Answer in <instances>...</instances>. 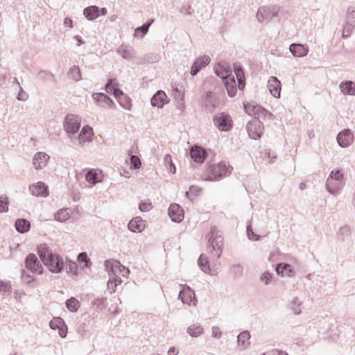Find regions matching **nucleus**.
<instances>
[{"instance_id": "nucleus-1", "label": "nucleus", "mask_w": 355, "mask_h": 355, "mask_svg": "<svg viewBox=\"0 0 355 355\" xmlns=\"http://www.w3.org/2000/svg\"><path fill=\"white\" fill-rule=\"evenodd\" d=\"M39 257L43 263L53 273H60L64 267L62 257L55 253L47 246L46 244H41L37 247Z\"/></svg>"}, {"instance_id": "nucleus-2", "label": "nucleus", "mask_w": 355, "mask_h": 355, "mask_svg": "<svg viewBox=\"0 0 355 355\" xmlns=\"http://www.w3.org/2000/svg\"><path fill=\"white\" fill-rule=\"evenodd\" d=\"M232 167L225 162H220L218 164L209 166L201 178L205 181H218L232 172Z\"/></svg>"}, {"instance_id": "nucleus-3", "label": "nucleus", "mask_w": 355, "mask_h": 355, "mask_svg": "<svg viewBox=\"0 0 355 355\" xmlns=\"http://www.w3.org/2000/svg\"><path fill=\"white\" fill-rule=\"evenodd\" d=\"M207 248L214 258L218 259L220 257L223 249V239L221 232L216 227H213L211 229Z\"/></svg>"}, {"instance_id": "nucleus-4", "label": "nucleus", "mask_w": 355, "mask_h": 355, "mask_svg": "<svg viewBox=\"0 0 355 355\" xmlns=\"http://www.w3.org/2000/svg\"><path fill=\"white\" fill-rule=\"evenodd\" d=\"M107 92H111L116 98L119 105L124 109L130 110L132 106L130 97L123 94V92L116 87V85L112 79H110L105 85Z\"/></svg>"}, {"instance_id": "nucleus-5", "label": "nucleus", "mask_w": 355, "mask_h": 355, "mask_svg": "<svg viewBox=\"0 0 355 355\" xmlns=\"http://www.w3.org/2000/svg\"><path fill=\"white\" fill-rule=\"evenodd\" d=\"M280 8L277 6H261L257 12V18L259 22L269 21L272 17H279Z\"/></svg>"}, {"instance_id": "nucleus-6", "label": "nucleus", "mask_w": 355, "mask_h": 355, "mask_svg": "<svg viewBox=\"0 0 355 355\" xmlns=\"http://www.w3.org/2000/svg\"><path fill=\"white\" fill-rule=\"evenodd\" d=\"M81 119L75 114H67L63 123L64 130L68 134L74 135L78 132L80 128Z\"/></svg>"}, {"instance_id": "nucleus-7", "label": "nucleus", "mask_w": 355, "mask_h": 355, "mask_svg": "<svg viewBox=\"0 0 355 355\" xmlns=\"http://www.w3.org/2000/svg\"><path fill=\"white\" fill-rule=\"evenodd\" d=\"M263 125L257 117H254L246 125L249 137L253 139L261 138L263 135Z\"/></svg>"}, {"instance_id": "nucleus-8", "label": "nucleus", "mask_w": 355, "mask_h": 355, "mask_svg": "<svg viewBox=\"0 0 355 355\" xmlns=\"http://www.w3.org/2000/svg\"><path fill=\"white\" fill-rule=\"evenodd\" d=\"M26 268L33 274L41 275L43 272V266L37 256L31 253L25 259Z\"/></svg>"}, {"instance_id": "nucleus-9", "label": "nucleus", "mask_w": 355, "mask_h": 355, "mask_svg": "<svg viewBox=\"0 0 355 355\" xmlns=\"http://www.w3.org/2000/svg\"><path fill=\"white\" fill-rule=\"evenodd\" d=\"M214 125L221 131H227L232 128L231 116L224 112L219 113L214 117Z\"/></svg>"}, {"instance_id": "nucleus-10", "label": "nucleus", "mask_w": 355, "mask_h": 355, "mask_svg": "<svg viewBox=\"0 0 355 355\" xmlns=\"http://www.w3.org/2000/svg\"><path fill=\"white\" fill-rule=\"evenodd\" d=\"M214 73L216 75L220 78L223 81H225L229 78V76H234L232 74V69L229 63L225 61H220L214 66Z\"/></svg>"}, {"instance_id": "nucleus-11", "label": "nucleus", "mask_w": 355, "mask_h": 355, "mask_svg": "<svg viewBox=\"0 0 355 355\" xmlns=\"http://www.w3.org/2000/svg\"><path fill=\"white\" fill-rule=\"evenodd\" d=\"M243 106L245 113L251 116H254V117H257L258 119L261 116H265L268 114L266 109L254 102L243 103Z\"/></svg>"}, {"instance_id": "nucleus-12", "label": "nucleus", "mask_w": 355, "mask_h": 355, "mask_svg": "<svg viewBox=\"0 0 355 355\" xmlns=\"http://www.w3.org/2000/svg\"><path fill=\"white\" fill-rule=\"evenodd\" d=\"M105 266L109 275L115 276L116 270H118L120 272H123L122 275L123 277L129 273V270L124 266L121 265L117 260L106 261L105 262Z\"/></svg>"}, {"instance_id": "nucleus-13", "label": "nucleus", "mask_w": 355, "mask_h": 355, "mask_svg": "<svg viewBox=\"0 0 355 355\" xmlns=\"http://www.w3.org/2000/svg\"><path fill=\"white\" fill-rule=\"evenodd\" d=\"M29 191L33 196L37 197H46L49 195L48 186L43 182H37L29 186Z\"/></svg>"}, {"instance_id": "nucleus-14", "label": "nucleus", "mask_w": 355, "mask_h": 355, "mask_svg": "<svg viewBox=\"0 0 355 355\" xmlns=\"http://www.w3.org/2000/svg\"><path fill=\"white\" fill-rule=\"evenodd\" d=\"M219 99L217 95L211 92L205 94L203 99L205 107L209 111H213L219 106Z\"/></svg>"}, {"instance_id": "nucleus-15", "label": "nucleus", "mask_w": 355, "mask_h": 355, "mask_svg": "<svg viewBox=\"0 0 355 355\" xmlns=\"http://www.w3.org/2000/svg\"><path fill=\"white\" fill-rule=\"evenodd\" d=\"M92 98L100 107L105 108L113 107L114 106L113 101L104 93H94Z\"/></svg>"}, {"instance_id": "nucleus-16", "label": "nucleus", "mask_w": 355, "mask_h": 355, "mask_svg": "<svg viewBox=\"0 0 355 355\" xmlns=\"http://www.w3.org/2000/svg\"><path fill=\"white\" fill-rule=\"evenodd\" d=\"M168 216L174 222L180 223L184 218V211L178 204H171L168 210Z\"/></svg>"}, {"instance_id": "nucleus-17", "label": "nucleus", "mask_w": 355, "mask_h": 355, "mask_svg": "<svg viewBox=\"0 0 355 355\" xmlns=\"http://www.w3.org/2000/svg\"><path fill=\"white\" fill-rule=\"evenodd\" d=\"M168 103V97L162 90L157 91L151 98L150 104L153 107L162 108Z\"/></svg>"}, {"instance_id": "nucleus-18", "label": "nucleus", "mask_w": 355, "mask_h": 355, "mask_svg": "<svg viewBox=\"0 0 355 355\" xmlns=\"http://www.w3.org/2000/svg\"><path fill=\"white\" fill-rule=\"evenodd\" d=\"M50 157L45 153L38 152L37 153L33 159V164L36 170L44 168L49 160Z\"/></svg>"}, {"instance_id": "nucleus-19", "label": "nucleus", "mask_w": 355, "mask_h": 355, "mask_svg": "<svg viewBox=\"0 0 355 355\" xmlns=\"http://www.w3.org/2000/svg\"><path fill=\"white\" fill-rule=\"evenodd\" d=\"M190 156L195 162L202 163L207 157V152L200 146H193L191 148Z\"/></svg>"}, {"instance_id": "nucleus-20", "label": "nucleus", "mask_w": 355, "mask_h": 355, "mask_svg": "<svg viewBox=\"0 0 355 355\" xmlns=\"http://www.w3.org/2000/svg\"><path fill=\"white\" fill-rule=\"evenodd\" d=\"M210 61L211 60L207 55H204L199 57L197 60H196L191 66L190 72L191 75L196 76L200 71V70L202 67H206L210 62Z\"/></svg>"}, {"instance_id": "nucleus-21", "label": "nucleus", "mask_w": 355, "mask_h": 355, "mask_svg": "<svg viewBox=\"0 0 355 355\" xmlns=\"http://www.w3.org/2000/svg\"><path fill=\"white\" fill-rule=\"evenodd\" d=\"M353 139L354 135L349 129L340 132L336 138L338 144L341 147L349 146L352 144Z\"/></svg>"}, {"instance_id": "nucleus-22", "label": "nucleus", "mask_w": 355, "mask_h": 355, "mask_svg": "<svg viewBox=\"0 0 355 355\" xmlns=\"http://www.w3.org/2000/svg\"><path fill=\"white\" fill-rule=\"evenodd\" d=\"M268 88L270 94L275 98L280 97L281 83L275 76H271L268 81Z\"/></svg>"}, {"instance_id": "nucleus-23", "label": "nucleus", "mask_w": 355, "mask_h": 355, "mask_svg": "<svg viewBox=\"0 0 355 355\" xmlns=\"http://www.w3.org/2000/svg\"><path fill=\"white\" fill-rule=\"evenodd\" d=\"M178 298L182 300L183 304L189 305L195 300V293L189 286H187L179 293Z\"/></svg>"}, {"instance_id": "nucleus-24", "label": "nucleus", "mask_w": 355, "mask_h": 355, "mask_svg": "<svg viewBox=\"0 0 355 355\" xmlns=\"http://www.w3.org/2000/svg\"><path fill=\"white\" fill-rule=\"evenodd\" d=\"M116 52L123 58L126 59V60L132 59L136 55V51H135V49L131 46L127 45V44L120 45L118 47Z\"/></svg>"}, {"instance_id": "nucleus-25", "label": "nucleus", "mask_w": 355, "mask_h": 355, "mask_svg": "<svg viewBox=\"0 0 355 355\" xmlns=\"http://www.w3.org/2000/svg\"><path fill=\"white\" fill-rule=\"evenodd\" d=\"M128 227L132 232H141L145 229V223L141 217L137 216L130 220Z\"/></svg>"}, {"instance_id": "nucleus-26", "label": "nucleus", "mask_w": 355, "mask_h": 355, "mask_svg": "<svg viewBox=\"0 0 355 355\" xmlns=\"http://www.w3.org/2000/svg\"><path fill=\"white\" fill-rule=\"evenodd\" d=\"M234 71L238 81V88L243 90L245 86V78L241 65L239 63H234Z\"/></svg>"}, {"instance_id": "nucleus-27", "label": "nucleus", "mask_w": 355, "mask_h": 355, "mask_svg": "<svg viewBox=\"0 0 355 355\" xmlns=\"http://www.w3.org/2000/svg\"><path fill=\"white\" fill-rule=\"evenodd\" d=\"M344 186L343 182L332 181V180L327 179L325 187L327 191L333 195H336Z\"/></svg>"}, {"instance_id": "nucleus-28", "label": "nucleus", "mask_w": 355, "mask_h": 355, "mask_svg": "<svg viewBox=\"0 0 355 355\" xmlns=\"http://www.w3.org/2000/svg\"><path fill=\"white\" fill-rule=\"evenodd\" d=\"M276 272L282 276L292 277L293 275V269L292 266L286 263H279L276 266Z\"/></svg>"}, {"instance_id": "nucleus-29", "label": "nucleus", "mask_w": 355, "mask_h": 355, "mask_svg": "<svg viewBox=\"0 0 355 355\" xmlns=\"http://www.w3.org/2000/svg\"><path fill=\"white\" fill-rule=\"evenodd\" d=\"M230 97H234L237 92V87L234 76H229L227 79L223 81Z\"/></svg>"}, {"instance_id": "nucleus-30", "label": "nucleus", "mask_w": 355, "mask_h": 355, "mask_svg": "<svg viewBox=\"0 0 355 355\" xmlns=\"http://www.w3.org/2000/svg\"><path fill=\"white\" fill-rule=\"evenodd\" d=\"M250 334L248 331H243L239 334L237 336V343L238 345L241 348V350H244L248 347L250 345Z\"/></svg>"}, {"instance_id": "nucleus-31", "label": "nucleus", "mask_w": 355, "mask_h": 355, "mask_svg": "<svg viewBox=\"0 0 355 355\" xmlns=\"http://www.w3.org/2000/svg\"><path fill=\"white\" fill-rule=\"evenodd\" d=\"M83 14L88 20H94L100 16V8L96 6H91L84 9Z\"/></svg>"}, {"instance_id": "nucleus-32", "label": "nucleus", "mask_w": 355, "mask_h": 355, "mask_svg": "<svg viewBox=\"0 0 355 355\" xmlns=\"http://www.w3.org/2000/svg\"><path fill=\"white\" fill-rule=\"evenodd\" d=\"M290 51L295 57H304L308 53V49L301 44H292L290 46Z\"/></svg>"}, {"instance_id": "nucleus-33", "label": "nucleus", "mask_w": 355, "mask_h": 355, "mask_svg": "<svg viewBox=\"0 0 355 355\" xmlns=\"http://www.w3.org/2000/svg\"><path fill=\"white\" fill-rule=\"evenodd\" d=\"M341 92L346 95H355V84L350 80L343 81L340 84Z\"/></svg>"}, {"instance_id": "nucleus-34", "label": "nucleus", "mask_w": 355, "mask_h": 355, "mask_svg": "<svg viewBox=\"0 0 355 355\" xmlns=\"http://www.w3.org/2000/svg\"><path fill=\"white\" fill-rule=\"evenodd\" d=\"M93 135L92 128L89 125H85L83 127L79 135L78 141L79 143H83L89 141Z\"/></svg>"}, {"instance_id": "nucleus-35", "label": "nucleus", "mask_w": 355, "mask_h": 355, "mask_svg": "<svg viewBox=\"0 0 355 355\" xmlns=\"http://www.w3.org/2000/svg\"><path fill=\"white\" fill-rule=\"evenodd\" d=\"M31 224L28 220L24 218H19L15 221V228L19 233H25L30 230Z\"/></svg>"}, {"instance_id": "nucleus-36", "label": "nucleus", "mask_w": 355, "mask_h": 355, "mask_svg": "<svg viewBox=\"0 0 355 355\" xmlns=\"http://www.w3.org/2000/svg\"><path fill=\"white\" fill-rule=\"evenodd\" d=\"M198 264L200 269L205 273L213 275L212 271L210 268L209 261L204 254H200L198 260Z\"/></svg>"}, {"instance_id": "nucleus-37", "label": "nucleus", "mask_w": 355, "mask_h": 355, "mask_svg": "<svg viewBox=\"0 0 355 355\" xmlns=\"http://www.w3.org/2000/svg\"><path fill=\"white\" fill-rule=\"evenodd\" d=\"M187 333L192 337H198L204 332V329L200 324H192L187 327Z\"/></svg>"}, {"instance_id": "nucleus-38", "label": "nucleus", "mask_w": 355, "mask_h": 355, "mask_svg": "<svg viewBox=\"0 0 355 355\" xmlns=\"http://www.w3.org/2000/svg\"><path fill=\"white\" fill-rule=\"evenodd\" d=\"M80 306V303L79 302V301L73 297H71V298L68 299L66 301V306L68 309V310L71 312L77 311Z\"/></svg>"}, {"instance_id": "nucleus-39", "label": "nucleus", "mask_w": 355, "mask_h": 355, "mask_svg": "<svg viewBox=\"0 0 355 355\" xmlns=\"http://www.w3.org/2000/svg\"><path fill=\"white\" fill-rule=\"evenodd\" d=\"M68 75L69 78H72L75 81H78L81 79L80 68L76 65L70 68Z\"/></svg>"}, {"instance_id": "nucleus-40", "label": "nucleus", "mask_w": 355, "mask_h": 355, "mask_svg": "<svg viewBox=\"0 0 355 355\" xmlns=\"http://www.w3.org/2000/svg\"><path fill=\"white\" fill-rule=\"evenodd\" d=\"M69 218V213L67 209H61L55 214V219L59 222H64Z\"/></svg>"}, {"instance_id": "nucleus-41", "label": "nucleus", "mask_w": 355, "mask_h": 355, "mask_svg": "<svg viewBox=\"0 0 355 355\" xmlns=\"http://www.w3.org/2000/svg\"><path fill=\"white\" fill-rule=\"evenodd\" d=\"M65 270L67 273L77 275L78 265L76 262L68 260L66 261Z\"/></svg>"}, {"instance_id": "nucleus-42", "label": "nucleus", "mask_w": 355, "mask_h": 355, "mask_svg": "<svg viewBox=\"0 0 355 355\" xmlns=\"http://www.w3.org/2000/svg\"><path fill=\"white\" fill-rule=\"evenodd\" d=\"M86 180L92 184H96L97 182H99L97 178V173L96 171L94 169L89 170L85 176Z\"/></svg>"}, {"instance_id": "nucleus-43", "label": "nucleus", "mask_w": 355, "mask_h": 355, "mask_svg": "<svg viewBox=\"0 0 355 355\" xmlns=\"http://www.w3.org/2000/svg\"><path fill=\"white\" fill-rule=\"evenodd\" d=\"M346 22L348 24L355 26V7L350 6L347 9Z\"/></svg>"}, {"instance_id": "nucleus-44", "label": "nucleus", "mask_w": 355, "mask_h": 355, "mask_svg": "<svg viewBox=\"0 0 355 355\" xmlns=\"http://www.w3.org/2000/svg\"><path fill=\"white\" fill-rule=\"evenodd\" d=\"M150 24H144L142 26L137 28L135 31V36L143 37L148 31Z\"/></svg>"}, {"instance_id": "nucleus-45", "label": "nucleus", "mask_w": 355, "mask_h": 355, "mask_svg": "<svg viewBox=\"0 0 355 355\" xmlns=\"http://www.w3.org/2000/svg\"><path fill=\"white\" fill-rule=\"evenodd\" d=\"M64 321L59 317L54 318L51 322H49V327L52 329H58L60 327H62V326H64Z\"/></svg>"}, {"instance_id": "nucleus-46", "label": "nucleus", "mask_w": 355, "mask_h": 355, "mask_svg": "<svg viewBox=\"0 0 355 355\" xmlns=\"http://www.w3.org/2000/svg\"><path fill=\"white\" fill-rule=\"evenodd\" d=\"M327 179L332 180V181L343 182V174L340 170L332 171Z\"/></svg>"}, {"instance_id": "nucleus-47", "label": "nucleus", "mask_w": 355, "mask_h": 355, "mask_svg": "<svg viewBox=\"0 0 355 355\" xmlns=\"http://www.w3.org/2000/svg\"><path fill=\"white\" fill-rule=\"evenodd\" d=\"M77 259L79 262L85 263L86 268L90 267L92 262L89 258H88L86 252H83L78 254Z\"/></svg>"}, {"instance_id": "nucleus-48", "label": "nucleus", "mask_w": 355, "mask_h": 355, "mask_svg": "<svg viewBox=\"0 0 355 355\" xmlns=\"http://www.w3.org/2000/svg\"><path fill=\"white\" fill-rule=\"evenodd\" d=\"M37 77L39 79L44 81H51L54 78L51 73L44 70L38 72Z\"/></svg>"}, {"instance_id": "nucleus-49", "label": "nucleus", "mask_w": 355, "mask_h": 355, "mask_svg": "<svg viewBox=\"0 0 355 355\" xmlns=\"http://www.w3.org/2000/svg\"><path fill=\"white\" fill-rule=\"evenodd\" d=\"M243 266L239 263L233 264L230 268V271L235 277H241L243 273Z\"/></svg>"}, {"instance_id": "nucleus-50", "label": "nucleus", "mask_w": 355, "mask_h": 355, "mask_svg": "<svg viewBox=\"0 0 355 355\" xmlns=\"http://www.w3.org/2000/svg\"><path fill=\"white\" fill-rule=\"evenodd\" d=\"M21 280L26 284H31L35 281L33 275H30L25 270H21Z\"/></svg>"}, {"instance_id": "nucleus-51", "label": "nucleus", "mask_w": 355, "mask_h": 355, "mask_svg": "<svg viewBox=\"0 0 355 355\" xmlns=\"http://www.w3.org/2000/svg\"><path fill=\"white\" fill-rule=\"evenodd\" d=\"M200 189L197 186H191L189 188V191L186 193V196L188 198H191L196 196H198L200 192Z\"/></svg>"}, {"instance_id": "nucleus-52", "label": "nucleus", "mask_w": 355, "mask_h": 355, "mask_svg": "<svg viewBox=\"0 0 355 355\" xmlns=\"http://www.w3.org/2000/svg\"><path fill=\"white\" fill-rule=\"evenodd\" d=\"M354 26H355L348 24V23L346 22L343 27V35H342L343 37L347 38V37H349V35L352 33V29L354 28Z\"/></svg>"}, {"instance_id": "nucleus-53", "label": "nucleus", "mask_w": 355, "mask_h": 355, "mask_svg": "<svg viewBox=\"0 0 355 355\" xmlns=\"http://www.w3.org/2000/svg\"><path fill=\"white\" fill-rule=\"evenodd\" d=\"M272 278V275L270 272L266 271L261 275L260 280L261 282H263L266 285H268L270 283Z\"/></svg>"}, {"instance_id": "nucleus-54", "label": "nucleus", "mask_w": 355, "mask_h": 355, "mask_svg": "<svg viewBox=\"0 0 355 355\" xmlns=\"http://www.w3.org/2000/svg\"><path fill=\"white\" fill-rule=\"evenodd\" d=\"M247 234H248V237L250 240L258 241L259 239V236L254 234V232H253V230L252 229V226L250 224L247 226Z\"/></svg>"}, {"instance_id": "nucleus-55", "label": "nucleus", "mask_w": 355, "mask_h": 355, "mask_svg": "<svg viewBox=\"0 0 355 355\" xmlns=\"http://www.w3.org/2000/svg\"><path fill=\"white\" fill-rule=\"evenodd\" d=\"M178 101L177 103V108L180 110H183L185 107L184 103V93L180 92H179V98H176Z\"/></svg>"}, {"instance_id": "nucleus-56", "label": "nucleus", "mask_w": 355, "mask_h": 355, "mask_svg": "<svg viewBox=\"0 0 355 355\" xmlns=\"http://www.w3.org/2000/svg\"><path fill=\"white\" fill-rule=\"evenodd\" d=\"M300 302L297 297H295L292 301V309L295 314H300L301 309H300Z\"/></svg>"}, {"instance_id": "nucleus-57", "label": "nucleus", "mask_w": 355, "mask_h": 355, "mask_svg": "<svg viewBox=\"0 0 355 355\" xmlns=\"http://www.w3.org/2000/svg\"><path fill=\"white\" fill-rule=\"evenodd\" d=\"M139 209L143 212L148 211L152 209V205L150 202H141L139 205Z\"/></svg>"}, {"instance_id": "nucleus-58", "label": "nucleus", "mask_w": 355, "mask_h": 355, "mask_svg": "<svg viewBox=\"0 0 355 355\" xmlns=\"http://www.w3.org/2000/svg\"><path fill=\"white\" fill-rule=\"evenodd\" d=\"M131 164L135 169L139 168L141 166V161L137 155H132L130 157Z\"/></svg>"}, {"instance_id": "nucleus-59", "label": "nucleus", "mask_w": 355, "mask_h": 355, "mask_svg": "<svg viewBox=\"0 0 355 355\" xmlns=\"http://www.w3.org/2000/svg\"><path fill=\"white\" fill-rule=\"evenodd\" d=\"M19 91L18 95L17 96V100L21 101H26L28 98V94L23 90L21 87H19Z\"/></svg>"}, {"instance_id": "nucleus-60", "label": "nucleus", "mask_w": 355, "mask_h": 355, "mask_svg": "<svg viewBox=\"0 0 355 355\" xmlns=\"http://www.w3.org/2000/svg\"><path fill=\"white\" fill-rule=\"evenodd\" d=\"M107 288L110 291V293H114L116 287L117 286V283L116 282L112 281V275H110V279L107 282Z\"/></svg>"}, {"instance_id": "nucleus-61", "label": "nucleus", "mask_w": 355, "mask_h": 355, "mask_svg": "<svg viewBox=\"0 0 355 355\" xmlns=\"http://www.w3.org/2000/svg\"><path fill=\"white\" fill-rule=\"evenodd\" d=\"M263 355H288L286 352L278 350V349H272L268 352H266L263 354Z\"/></svg>"}, {"instance_id": "nucleus-62", "label": "nucleus", "mask_w": 355, "mask_h": 355, "mask_svg": "<svg viewBox=\"0 0 355 355\" xmlns=\"http://www.w3.org/2000/svg\"><path fill=\"white\" fill-rule=\"evenodd\" d=\"M350 233V227L348 225H344L341 227L338 231L340 236H347Z\"/></svg>"}, {"instance_id": "nucleus-63", "label": "nucleus", "mask_w": 355, "mask_h": 355, "mask_svg": "<svg viewBox=\"0 0 355 355\" xmlns=\"http://www.w3.org/2000/svg\"><path fill=\"white\" fill-rule=\"evenodd\" d=\"M10 289V286L1 280H0V292H9Z\"/></svg>"}, {"instance_id": "nucleus-64", "label": "nucleus", "mask_w": 355, "mask_h": 355, "mask_svg": "<svg viewBox=\"0 0 355 355\" xmlns=\"http://www.w3.org/2000/svg\"><path fill=\"white\" fill-rule=\"evenodd\" d=\"M58 334L61 338H64L67 336V327L65 324H64V326H62V327H60L59 329H58Z\"/></svg>"}]
</instances>
